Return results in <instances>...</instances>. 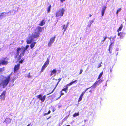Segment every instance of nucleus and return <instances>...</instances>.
<instances>
[{"instance_id":"obj_38","label":"nucleus","mask_w":126,"mask_h":126,"mask_svg":"<svg viewBox=\"0 0 126 126\" xmlns=\"http://www.w3.org/2000/svg\"><path fill=\"white\" fill-rule=\"evenodd\" d=\"M83 70L82 69H80V73H79V74H82V72H83Z\"/></svg>"},{"instance_id":"obj_7","label":"nucleus","mask_w":126,"mask_h":126,"mask_svg":"<svg viewBox=\"0 0 126 126\" xmlns=\"http://www.w3.org/2000/svg\"><path fill=\"white\" fill-rule=\"evenodd\" d=\"M6 92V90H4L3 91L1 94L0 95V99L1 101L4 100H5Z\"/></svg>"},{"instance_id":"obj_23","label":"nucleus","mask_w":126,"mask_h":126,"mask_svg":"<svg viewBox=\"0 0 126 126\" xmlns=\"http://www.w3.org/2000/svg\"><path fill=\"white\" fill-rule=\"evenodd\" d=\"M107 38V37L106 36L103 37V40H102L100 44H102L104 43V42L105 41L106 39Z\"/></svg>"},{"instance_id":"obj_30","label":"nucleus","mask_w":126,"mask_h":126,"mask_svg":"<svg viewBox=\"0 0 126 126\" xmlns=\"http://www.w3.org/2000/svg\"><path fill=\"white\" fill-rule=\"evenodd\" d=\"M79 112H78L77 113H75L73 115V117H75L76 116H79Z\"/></svg>"},{"instance_id":"obj_9","label":"nucleus","mask_w":126,"mask_h":126,"mask_svg":"<svg viewBox=\"0 0 126 126\" xmlns=\"http://www.w3.org/2000/svg\"><path fill=\"white\" fill-rule=\"evenodd\" d=\"M36 97L40 100L42 102H44L46 98V96L44 95L42 97V95L41 94H40L36 96Z\"/></svg>"},{"instance_id":"obj_24","label":"nucleus","mask_w":126,"mask_h":126,"mask_svg":"<svg viewBox=\"0 0 126 126\" xmlns=\"http://www.w3.org/2000/svg\"><path fill=\"white\" fill-rule=\"evenodd\" d=\"M7 124H8L10 123L11 121L10 119L8 118H6L4 121Z\"/></svg>"},{"instance_id":"obj_37","label":"nucleus","mask_w":126,"mask_h":126,"mask_svg":"<svg viewBox=\"0 0 126 126\" xmlns=\"http://www.w3.org/2000/svg\"><path fill=\"white\" fill-rule=\"evenodd\" d=\"M27 77L28 78H30L31 77V76L30 75V73H29Z\"/></svg>"},{"instance_id":"obj_44","label":"nucleus","mask_w":126,"mask_h":126,"mask_svg":"<svg viewBox=\"0 0 126 126\" xmlns=\"http://www.w3.org/2000/svg\"><path fill=\"white\" fill-rule=\"evenodd\" d=\"M17 57V56H15L14 57V58H15L16 59V58Z\"/></svg>"},{"instance_id":"obj_45","label":"nucleus","mask_w":126,"mask_h":126,"mask_svg":"<svg viewBox=\"0 0 126 126\" xmlns=\"http://www.w3.org/2000/svg\"><path fill=\"white\" fill-rule=\"evenodd\" d=\"M31 123H30L29 124H28V125H27L26 126H30V125Z\"/></svg>"},{"instance_id":"obj_41","label":"nucleus","mask_w":126,"mask_h":126,"mask_svg":"<svg viewBox=\"0 0 126 126\" xmlns=\"http://www.w3.org/2000/svg\"><path fill=\"white\" fill-rule=\"evenodd\" d=\"M60 0L62 3H63L64 1H65V0Z\"/></svg>"},{"instance_id":"obj_32","label":"nucleus","mask_w":126,"mask_h":126,"mask_svg":"<svg viewBox=\"0 0 126 126\" xmlns=\"http://www.w3.org/2000/svg\"><path fill=\"white\" fill-rule=\"evenodd\" d=\"M122 25L121 24L120 27L117 30V32H119L121 31V29L122 28Z\"/></svg>"},{"instance_id":"obj_43","label":"nucleus","mask_w":126,"mask_h":126,"mask_svg":"<svg viewBox=\"0 0 126 126\" xmlns=\"http://www.w3.org/2000/svg\"><path fill=\"white\" fill-rule=\"evenodd\" d=\"M51 112V111L50 110H49L48 112H47V113H48V114H50V113Z\"/></svg>"},{"instance_id":"obj_13","label":"nucleus","mask_w":126,"mask_h":126,"mask_svg":"<svg viewBox=\"0 0 126 126\" xmlns=\"http://www.w3.org/2000/svg\"><path fill=\"white\" fill-rule=\"evenodd\" d=\"M34 39L31 36H30L26 40V42L28 44H29L31 43L33 41V39Z\"/></svg>"},{"instance_id":"obj_33","label":"nucleus","mask_w":126,"mask_h":126,"mask_svg":"<svg viewBox=\"0 0 126 126\" xmlns=\"http://www.w3.org/2000/svg\"><path fill=\"white\" fill-rule=\"evenodd\" d=\"M121 10V8H119L118 10H117V12H116V14L117 15L118 13L120 12Z\"/></svg>"},{"instance_id":"obj_16","label":"nucleus","mask_w":126,"mask_h":126,"mask_svg":"<svg viewBox=\"0 0 126 126\" xmlns=\"http://www.w3.org/2000/svg\"><path fill=\"white\" fill-rule=\"evenodd\" d=\"M95 20V19L94 18L92 20H89L87 26L90 27L91 26V24L94 22Z\"/></svg>"},{"instance_id":"obj_17","label":"nucleus","mask_w":126,"mask_h":126,"mask_svg":"<svg viewBox=\"0 0 126 126\" xmlns=\"http://www.w3.org/2000/svg\"><path fill=\"white\" fill-rule=\"evenodd\" d=\"M43 28H42L40 26H38L36 28V30L37 32H42L43 31Z\"/></svg>"},{"instance_id":"obj_31","label":"nucleus","mask_w":126,"mask_h":126,"mask_svg":"<svg viewBox=\"0 0 126 126\" xmlns=\"http://www.w3.org/2000/svg\"><path fill=\"white\" fill-rule=\"evenodd\" d=\"M83 96L81 95H80V97L79 98L78 100V102H79L80 101H81L82 98Z\"/></svg>"},{"instance_id":"obj_1","label":"nucleus","mask_w":126,"mask_h":126,"mask_svg":"<svg viewBox=\"0 0 126 126\" xmlns=\"http://www.w3.org/2000/svg\"><path fill=\"white\" fill-rule=\"evenodd\" d=\"M10 79V75L8 76L7 77H5L3 76H1L0 78V87L2 86L3 88H5L8 84Z\"/></svg>"},{"instance_id":"obj_39","label":"nucleus","mask_w":126,"mask_h":126,"mask_svg":"<svg viewBox=\"0 0 126 126\" xmlns=\"http://www.w3.org/2000/svg\"><path fill=\"white\" fill-rule=\"evenodd\" d=\"M3 17L2 16L1 14V15L0 14V19H2Z\"/></svg>"},{"instance_id":"obj_2","label":"nucleus","mask_w":126,"mask_h":126,"mask_svg":"<svg viewBox=\"0 0 126 126\" xmlns=\"http://www.w3.org/2000/svg\"><path fill=\"white\" fill-rule=\"evenodd\" d=\"M77 80H75L74 81L72 80L68 84L64 86V87L65 88L62 89L60 91V95L59 97L58 98L56 99V100H57L59 99L60 98L62 95H64V93L63 92V91H65L66 93H67V91H68V86H70L71 85L74 83L77 82Z\"/></svg>"},{"instance_id":"obj_26","label":"nucleus","mask_w":126,"mask_h":126,"mask_svg":"<svg viewBox=\"0 0 126 126\" xmlns=\"http://www.w3.org/2000/svg\"><path fill=\"white\" fill-rule=\"evenodd\" d=\"M89 88H86L84 91L82 92V94H81V95L83 96L84 94L86 92V91Z\"/></svg>"},{"instance_id":"obj_40","label":"nucleus","mask_w":126,"mask_h":126,"mask_svg":"<svg viewBox=\"0 0 126 126\" xmlns=\"http://www.w3.org/2000/svg\"><path fill=\"white\" fill-rule=\"evenodd\" d=\"M102 63V62H101V63H100V64H99V66L98 67V68H99L101 67V64Z\"/></svg>"},{"instance_id":"obj_50","label":"nucleus","mask_w":126,"mask_h":126,"mask_svg":"<svg viewBox=\"0 0 126 126\" xmlns=\"http://www.w3.org/2000/svg\"><path fill=\"white\" fill-rule=\"evenodd\" d=\"M53 112H54V110H53Z\"/></svg>"},{"instance_id":"obj_35","label":"nucleus","mask_w":126,"mask_h":126,"mask_svg":"<svg viewBox=\"0 0 126 126\" xmlns=\"http://www.w3.org/2000/svg\"><path fill=\"white\" fill-rule=\"evenodd\" d=\"M51 7V6L50 5L48 7L47 9V12H49L50 11V9Z\"/></svg>"},{"instance_id":"obj_19","label":"nucleus","mask_w":126,"mask_h":126,"mask_svg":"<svg viewBox=\"0 0 126 126\" xmlns=\"http://www.w3.org/2000/svg\"><path fill=\"white\" fill-rule=\"evenodd\" d=\"M100 81V80H99L96 81L94 84H93V87H95L97 85H98L99 84V82Z\"/></svg>"},{"instance_id":"obj_48","label":"nucleus","mask_w":126,"mask_h":126,"mask_svg":"<svg viewBox=\"0 0 126 126\" xmlns=\"http://www.w3.org/2000/svg\"><path fill=\"white\" fill-rule=\"evenodd\" d=\"M50 117H49V118H47V119H48L49 118H50Z\"/></svg>"},{"instance_id":"obj_22","label":"nucleus","mask_w":126,"mask_h":126,"mask_svg":"<svg viewBox=\"0 0 126 126\" xmlns=\"http://www.w3.org/2000/svg\"><path fill=\"white\" fill-rule=\"evenodd\" d=\"M118 35L119 36H120V37L121 38H122L123 37L124 34L122 32H120L118 34Z\"/></svg>"},{"instance_id":"obj_29","label":"nucleus","mask_w":126,"mask_h":126,"mask_svg":"<svg viewBox=\"0 0 126 126\" xmlns=\"http://www.w3.org/2000/svg\"><path fill=\"white\" fill-rule=\"evenodd\" d=\"M103 71H102L100 73V74H99V75L98 77V78H97L98 79H99L101 78V77H102V75L103 74Z\"/></svg>"},{"instance_id":"obj_36","label":"nucleus","mask_w":126,"mask_h":126,"mask_svg":"<svg viewBox=\"0 0 126 126\" xmlns=\"http://www.w3.org/2000/svg\"><path fill=\"white\" fill-rule=\"evenodd\" d=\"M24 60V58H23V59H22L19 62V63H22V62Z\"/></svg>"},{"instance_id":"obj_11","label":"nucleus","mask_w":126,"mask_h":126,"mask_svg":"<svg viewBox=\"0 0 126 126\" xmlns=\"http://www.w3.org/2000/svg\"><path fill=\"white\" fill-rule=\"evenodd\" d=\"M55 38L56 36H55L54 37H52L50 39L49 42L48 44V46H50L54 42L55 40Z\"/></svg>"},{"instance_id":"obj_10","label":"nucleus","mask_w":126,"mask_h":126,"mask_svg":"<svg viewBox=\"0 0 126 126\" xmlns=\"http://www.w3.org/2000/svg\"><path fill=\"white\" fill-rule=\"evenodd\" d=\"M20 64L19 63L16 65H15L14 68V72H16L20 69Z\"/></svg>"},{"instance_id":"obj_18","label":"nucleus","mask_w":126,"mask_h":126,"mask_svg":"<svg viewBox=\"0 0 126 126\" xmlns=\"http://www.w3.org/2000/svg\"><path fill=\"white\" fill-rule=\"evenodd\" d=\"M114 45V43L113 42H112L110 44V45H109L108 50L109 51V52L110 53H111V52L110 51V49L111 48H112V46Z\"/></svg>"},{"instance_id":"obj_12","label":"nucleus","mask_w":126,"mask_h":126,"mask_svg":"<svg viewBox=\"0 0 126 126\" xmlns=\"http://www.w3.org/2000/svg\"><path fill=\"white\" fill-rule=\"evenodd\" d=\"M69 24V22H68L66 25H63L62 26V30L64 31H66L67 28L68 26V24Z\"/></svg>"},{"instance_id":"obj_4","label":"nucleus","mask_w":126,"mask_h":126,"mask_svg":"<svg viewBox=\"0 0 126 126\" xmlns=\"http://www.w3.org/2000/svg\"><path fill=\"white\" fill-rule=\"evenodd\" d=\"M49 59L47 58V60L45 62L43 65L42 66L41 70L40 72H42L44 70L45 68L49 65Z\"/></svg>"},{"instance_id":"obj_42","label":"nucleus","mask_w":126,"mask_h":126,"mask_svg":"<svg viewBox=\"0 0 126 126\" xmlns=\"http://www.w3.org/2000/svg\"><path fill=\"white\" fill-rule=\"evenodd\" d=\"M48 113H45L44 114V116H45L46 115H48Z\"/></svg>"},{"instance_id":"obj_20","label":"nucleus","mask_w":126,"mask_h":126,"mask_svg":"<svg viewBox=\"0 0 126 126\" xmlns=\"http://www.w3.org/2000/svg\"><path fill=\"white\" fill-rule=\"evenodd\" d=\"M36 44V42H34L33 43H32L30 45V46L31 48V49L33 48L34 47Z\"/></svg>"},{"instance_id":"obj_14","label":"nucleus","mask_w":126,"mask_h":126,"mask_svg":"<svg viewBox=\"0 0 126 126\" xmlns=\"http://www.w3.org/2000/svg\"><path fill=\"white\" fill-rule=\"evenodd\" d=\"M61 78H59V79H58V81L57 82V83L56 84V85H55V87H54V89H53V90L50 93H49L47 94V95H48L49 94L52 93H53V91L55 90V89L56 88V87L58 85V84H59V82L60 81V80H61Z\"/></svg>"},{"instance_id":"obj_49","label":"nucleus","mask_w":126,"mask_h":126,"mask_svg":"<svg viewBox=\"0 0 126 126\" xmlns=\"http://www.w3.org/2000/svg\"><path fill=\"white\" fill-rule=\"evenodd\" d=\"M91 92V90H90V91H89V92Z\"/></svg>"},{"instance_id":"obj_3","label":"nucleus","mask_w":126,"mask_h":126,"mask_svg":"<svg viewBox=\"0 0 126 126\" xmlns=\"http://www.w3.org/2000/svg\"><path fill=\"white\" fill-rule=\"evenodd\" d=\"M29 46L28 45H26L25 47H24L23 46L21 47V48L19 47H18L17 49L16 54L17 55H18L19 54V51L22 49V51L25 53V51L28 48Z\"/></svg>"},{"instance_id":"obj_25","label":"nucleus","mask_w":126,"mask_h":126,"mask_svg":"<svg viewBox=\"0 0 126 126\" xmlns=\"http://www.w3.org/2000/svg\"><path fill=\"white\" fill-rule=\"evenodd\" d=\"M10 12V11L8 12ZM8 13H1V15H2V16H3V17H5L6 16L7 14H8Z\"/></svg>"},{"instance_id":"obj_47","label":"nucleus","mask_w":126,"mask_h":126,"mask_svg":"<svg viewBox=\"0 0 126 126\" xmlns=\"http://www.w3.org/2000/svg\"><path fill=\"white\" fill-rule=\"evenodd\" d=\"M91 16V15H90V16H90V17Z\"/></svg>"},{"instance_id":"obj_28","label":"nucleus","mask_w":126,"mask_h":126,"mask_svg":"<svg viewBox=\"0 0 126 126\" xmlns=\"http://www.w3.org/2000/svg\"><path fill=\"white\" fill-rule=\"evenodd\" d=\"M45 24V22L44 20H42L41 23L39 24V25L40 26H43Z\"/></svg>"},{"instance_id":"obj_5","label":"nucleus","mask_w":126,"mask_h":126,"mask_svg":"<svg viewBox=\"0 0 126 126\" xmlns=\"http://www.w3.org/2000/svg\"><path fill=\"white\" fill-rule=\"evenodd\" d=\"M65 12V9L63 8H62L61 10L58 11L56 14V16L58 17L59 16H62Z\"/></svg>"},{"instance_id":"obj_27","label":"nucleus","mask_w":126,"mask_h":126,"mask_svg":"<svg viewBox=\"0 0 126 126\" xmlns=\"http://www.w3.org/2000/svg\"><path fill=\"white\" fill-rule=\"evenodd\" d=\"M56 72V71L55 69L52 71L51 72L50 75L52 76Z\"/></svg>"},{"instance_id":"obj_21","label":"nucleus","mask_w":126,"mask_h":126,"mask_svg":"<svg viewBox=\"0 0 126 126\" xmlns=\"http://www.w3.org/2000/svg\"><path fill=\"white\" fill-rule=\"evenodd\" d=\"M25 53L21 51V53L20 54V55L19 56L18 60H19L21 58V57L22 56H23L24 55Z\"/></svg>"},{"instance_id":"obj_15","label":"nucleus","mask_w":126,"mask_h":126,"mask_svg":"<svg viewBox=\"0 0 126 126\" xmlns=\"http://www.w3.org/2000/svg\"><path fill=\"white\" fill-rule=\"evenodd\" d=\"M106 8V6H104L102 7L101 11L102 17L104 15L105 10Z\"/></svg>"},{"instance_id":"obj_6","label":"nucleus","mask_w":126,"mask_h":126,"mask_svg":"<svg viewBox=\"0 0 126 126\" xmlns=\"http://www.w3.org/2000/svg\"><path fill=\"white\" fill-rule=\"evenodd\" d=\"M7 59V57L2 58V59L0 61V63L3 65H6L9 63L8 61L6 60Z\"/></svg>"},{"instance_id":"obj_34","label":"nucleus","mask_w":126,"mask_h":126,"mask_svg":"<svg viewBox=\"0 0 126 126\" xmlns=\"http://www.w3.org/2000/svg\"><path fill=\"white\" fill-rule=\"evenodd\" d=\"M4 70V67H3L0 69V73L2 72Z\"/></svg>"},{"instance_id":"obj_46","label":"nucleus","mask_w":126,"mask_h":126,"mask_svg":"<svg viewBox=\"0 0 126 126\" xmlns=\"http://www.w3.org/2000/svg\"><path fill=\"white\" fill-rule=\"evenodd\" d=\"M112 71V69H111L110 70V72H111V71Z\"/></svg>"},{"instance_id":"obj_8","label":"nucleus","mask_w":126,"mask_h":126,"mask_svg":"<svg viewBox=\"0 0 126 126\" xmlns=\"http://www.w3.org/2000/svg\"><path fill=\"white\" fill-rule=\"evenodd\" d=\"M40 35V32H34L31 36L33 38H36L39 37Z\"/></svg>"}]
</instances>
